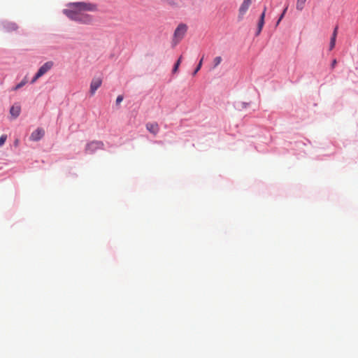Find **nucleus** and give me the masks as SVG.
I'll use <instances>...</instances> for the list:
<instances>
[{"mask_svg": "<svg viewBox=\"0 0 358 358\" xmlns=\"http://www.w3.org/2000/svg\"><path fill=\"white\" fill-rule=\"evenodd\" d=\"M64 13L71 20L83 24H90L92 22V17L85 12L70 8L64 10Z\"/></svg>", "mask_w": 358, "mask_h": 358, "instance_id": "obj_1", "label": "nucleus"}, {"mask_svg": "<svg viewBox=\"0 0 358 358\" xmlns=\"http://www.w3.org/2000/svg\"><path fill=\"white\" fill-rule=\"evenodd\" d=\"M69 7L82 12L96 10V6L95 4L86 2L71 3L69 4Z\"/></svg>", "mask_w": 358, "mask_h": 358, "instance_id": "obj_2", "label": "nucleus"}, {"mask_svg": "<svg viewBox=\"0 0 358 358\" xmlns=\"http://www.w3.org/2000/svg\"><path fill=\"white\" fill-rule=\"evenodd\" d=\"M3 29L7 32L14 31L17 29V26L15 23L11 22H6L3 23Z\"/></svg>", "mask_w": 358, "mask_h": 358, "instance_id": "obj_10", "label": "nucleus"}, {"mask_svg": "<svg viewBox=\"0 0 358 358\" xmlns=\"http://www.w3.org/2000/svg\"><path fill=\"white\" fill-rule=\"evenodd\" d=\"M266 7L264 6L263 12H264V16L266 15Z\"/></svg>", "mask_w": 358, "mask_h": 358, "instance_id": "obj_28", "label": "nucleus"}, {"mask_svg": "<svg viewBox=\"0 0 358 358\" xmlns=\"http://www.w3.org/2000/svg\"><path fill=\"white\" fill-rule=\"evenodd\" d=\"M53 66L52 62H47L43 66L40 67L38 71V76H43L45 73H46L48 71H50Z\"/></svg>", "mask_w": 358, "mask_h": 358, "instance_id": "obj_8", "label": "nucleus"}, {"mask_svg": "<svg viewBox=\"0 0 358 358\" xmlns=\"http://www.w3.org/2000/svg\"><path fill=\"white\" fill-rule=\"evenodd\" d=\"M203 57L201 59V60L199 61V64L197 65L196 69L194 70V73H193V75H196V73L200 70V69L201 68V66H202V63H203Z\"/></svg>", "mask_w": 358, "mask_h": 358, "instance_id": "obj_16", "label": "nucleus"}, {"mask_svg": "<svg viewBox=\"0 0 358 358\" xmlns=\"http://www.w3.org/2000/svg\"><path fill=\"white\" fill-rule=\"evenodd\" d=\"M19 143H20V141L18 139H16L15 141H14V145L15 146H18L19 145Z\"/></svg>", "mask_w": 358, "mask_h": 358, "instance_id": "obj_26", "label": "nucleus"}, {"mask_svg": "<svg viewBox=\"0 0 358 358\" xmlns=\"http://www.w3.org/2000/svg\"><path fill=\"white\" fill-rule=\"evenodd\" d=\"M264 17H265L264 12H262V13L260 15L258 25H257V34H256L257 36H258L262 30V28L264 24Z\"/></svg>", "mask_w": 358, "mask_h": 358, "instance_id": "obj_12", "label": "nucleus"}, {"mask_svg": "<svg viewBox=\"0 0 358 358\" xmlns=\"http://www.w3.org/2000/svg\"><path fill=\"white\" fill-rule=\"evenodd\" d=\"M41 76H38V73H36L34 77L32 78L31 83H34L39 78H41Z\"/></svg>", "mask_w": 358, "mask_h": 358, "instance_id": "obj_22", "label": "nucleus"}, {"mask_svg": "<svg viewBox=\"0 0 358 358\" xmlns=\"http://www.w3.org/2000/svg\"><path fill=\"white\" fill-rule=\"evenodd\" d=\"M21 110V108L18 105H14L10 109V115L14 117L15 118L17 117L20 115Z\"/></svg>", "mask_w": 358, "mask_h": 358, "instance_id": "obj_11", "label": "nucleus"}, {"mask_svg": "<svg viewBox=\"0 0 358 358\" xmlns=\"http://www.w3.org/2000/svg\"><path fill=\"white\" fill-rule=\"evenodd\" d=\"M284 15H285V14H284V13H282V14L280 15V17H279V20H278V22H277V24H278V23L281 21V20L283 18Z\"/></svg>", "mask_w": 358, "mask_h": 358, "instance_id": "obj_25", "label": "nucleus"}, {"mask_svg": "<svg viewBox=\"0 0 358 358\" xmlns=\"http://www.w3.org/2000/svg\"><path fill=\"white\" fill-rule=\"evenodd\" d=\"M336 64H337V61H336V59H334L332 61V62H331V67L332 69H334V68L335 67V66L336 65Z\"/></svg>", "mask_w": 358, "mask_h": 358, "instance_id": "obj_24", "label": "nucleus"}, {"mask_svg": "<svg viewBox=\"0 0 358 358\" xmlns=\"http://www.w3.org/2000/svg\"><path fill=\"white\" fill-rule=\"evenodd\" d=\"M337 31H338V27H336L334 30V31H333L332 36H331L332 38L336 39Z\"/></svg>", "mask_w": 358, "mask_h": 358, "instance_id": "obj_21", "label": "nucleus"}, {"mask_svg": "<svg viewBox=\"0 0 358 358\" xmlns=\"http://www.w3.org/2000/svg\"><path fill=\"white\" fill-rule=\"evenodd\" d=\"M307 0H296V8L299 11H301L304 7Z\"/></svg>", "mask_w": 358, "mask_h": 358, "instance_id": "obj_13", "label": "nucleus"}, {"mask_svg": "<svg viewBox=\"0 0 358 358\" xmlns=\"http://www.w3.org/2000/svg\"><path fill=\"white\" fill-rule=\"evenodd\" d=\"M252 3V0H243L242 3L241 4L238 8V19L239 21H241L247 11L248 10L250 6Z\"/></svg>", "mask_w": 358, "mask_h": 358, "instance_id": "obj_4", "label": "nucleus"}, {"mask_svg": "<svg viewBox=\"0 0 358 358\" xmlns=\"http://www.w3.org/2000/svg\"><path fill=\"white\" fill-rule=\"evenodd\" d=\"M160 1L167 3L169 5H171V6H173V5L176 4L175 0H160Z\"/></svg>", "mask_w": 358, "mask_h": 358, "instance_id": "obj_19", "label": "nucleus"}, {"mask_svg": "<svg viewBox=\"0 0 358 358\" xmlns=\"http://www.w3.org/2000/svg\"><path fill=\"white\" fill-rule=\"evenodd\" d=\"M102 80L100 78H94L90 84V93L94 95L96 90L101 85Z\"/></svg>", "mask_w": 358, "mask_h": 358, "instance_id": "obj_7", "label": "nucleus"}, {"mask_svg": "<svg viewBox=\"0 0 358 358\" xmlns=\"http://www.w3.org/2000/svg\"><path fill=\"white\" fill-rule=\"evenodd\" d=\"M26 80H23L22 81H21L19 84H17L15 87H14V90H17L20 88H21L22 87H23L25 84H26Z\"/></svg>", "mask_w": 358, "mask_h": 358, "instance_id": "obj_17", "label": "nucleus"}, {"mask_svg": "<svg viewBox=\"0 0 358 358\" xmlns=\"http://www.w3.org/2000/svg\"><path fill=\"white\" fill-rule=\"evenodd\" d=\"M336 44V39L331 38L330 44H329V49L331 50L334 47Z\"/></svg>", "mask_w": 358, "mask_h": 358, "instance_id": "obj_20", "label": "nucleus"}, {"mask_svg": "<svg viewBox=\"0 0 358 358\" xmlns=\"http://www.w3.org/2000/svg\"><path fill=\"white\" fill-rule=\"evenodd\" d=\"M181 60H182V56H180L179 57V59L176 62V64H175V65H174V66L173 68V71H173V73H176L178 71L179 66H180V64L181 63Z\"/></svg>", "mask_w": 358, "mask_h": 358, "instance_id": "obj_14", "label": "nucleus"}, {"mask_svg": "<svg viewBox=\"0 0 358 358\" xmlns=\"http://www.w3.org/2000/svg\"><path fill=\"white\" fill-rule=\"evenodd\" d=\"M287 8H288V6H287L285 8V9H284V10H283L282 13L285 14V13H286V11H287Z\"/></svg>", "mask_w": 358, "mask_h": 358, "instance_id": "obj_27", "label": "nucleus"}, {"mask_svg": "<svg viewBox=\"0 0 358 358\" xmlns=\"http://www.w3.org/2000/svg\"><path fill=\"white\" fill-rule=\"evenodd\" d=\"M222 57L220 56L216 57L213 59L214 68L217 67L222 62Z\"/></svg>", "mask_w": 358, "mask_h": 358, "instance_id": "obj_15", "label": "nucleus"}, {"mask_svg": "<svg viewBox=\"0 0 358 358\" xmlns=\"http://www.w3.org/2000/svg\"><path fill=\"white\" fill-rule=\"evenodd\" d=\"M7 136L3 134L0 137V147H1L6 142Z\"/></svg>", "mask_w": 358, "mask_h": 358, "instance_id": "obj_18", "label": "nucleus"}, {"mask_svg": "<svg viewBox=\"0 0 358 358\" xmlns=\"http://www.w3.org/2000/svg\"><path fill=\"white\" fill-rule=\"evenodd\" d=\"M45 135V131L42 128H37L35 131H34L30 136V140L32 141H38L41 140Z\"/></svg>", "mask_w": 358, "mask_h": 358, "instance_id": "obj_6", "label": "nucleus"}, {"mask_svg": "<svg viewBox=\"0 0 358 358\" xmlns=\"http://www.w3.org/2000/svg\"><path fill=\"white\" fill-rule=\"evenodd\" d=\"M187 27L185 24H180L174 31V37L178 41H180L185 35Z\"/></svg>", "mask_w": 358, "mask_h": 358, "instance_id": "obj_5", "label": "nucleus"}, {"mask_svg": "<svg viewBox=\"0 0 358 358\" xmlns=\"http://www.w3.org/2000/svg\"><path fill=\"white\" fill-rule=\"evenodd\" d=\"M123 100V96L122 95H119L116 99V103H120Z\"/></svg>", "mask_w": 358, "mask_h": 358, "instance_id": "obj_23", "label": "nucleus"}, {"mask_svg": "<svg viewBox=\"0 0 358 358\" xmlns=\"http://www.w3.org/2000/svg\"><path fill=\"white\" fill-rule=\"evenodd\" d=\"M104 144L100 141H92L86 144L85 152L87 154H93L99 150H103Z\"/></svg>", "mask_w": 358, "mask_h": 358, "instance_id": "obj_3", "label": "nucleus"}, {"mask_svg": "<svg viewBox=\"0 0 358 358\" xmlns=\"http://www.w3.org/2000/svg\"><path fill=\"white\" fill-rule=\"evenodd\" d=\"M146 129L154 135H156L159 131V127L157 123L156 122H148L146 124Z\"/></svg>", "mask_w": 358, "mask_h": 358, "instance_id": "obj_9", "label": "nucleus"}]
</instances>
